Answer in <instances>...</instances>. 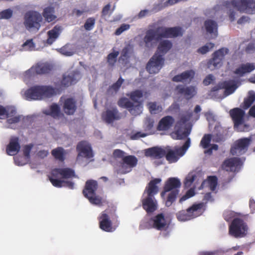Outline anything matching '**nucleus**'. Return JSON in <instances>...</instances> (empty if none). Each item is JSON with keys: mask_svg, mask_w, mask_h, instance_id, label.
<instances>
[{"mask_svg": "<svg viewBox=\"0 0 255 255\" xmlns=\"http://www.w3.org/2000/svg\"><path fill=\"white\" fill-rule=\"evenodd\" d=\"M172 47V43L165 40L161 41L158 46L157 51L162 54L155 53L147 63L146 68L150 74L158 73L164 64V59L163 55L165 54Z\"/></svg>", "mask_w": 255, "mask_h": 255, "instance_id": "nucleus-1", "label": "nucleus"}, {"mask_svg": "<svg viewBox=\"0 0 255 255\" xmlns=\"http://www.w3.org/2000/svg\"><path fill=\"white\" fill-rule=\"evenodd\" d=\"M125 152L119 149L114 150L113 156L115 158H122L116 162L115 168L118 174H125L130 172L137 164V158L134 155L125 156Z\"/></svg>", "mask_w": 255, "mask_h": 255, "instance_id": "nucleus-2", "label": "nucleus"}, {"mask_svg": "<svg viewBox=\"0 0 255 255\" xmlns=\"http://www.w3.org/2000/svg\"><path fill=\"white\" fill-rule=\"evenodd\" d=\"M56 91V88L50 86L35 85L27 89L24 95L27 100H41L53 97Z\"/></svg>", "mask_w": 255, "mask_h": 255, "instance_id": "nucleus-3", "label": "nucleus"}, {"mask_svg": "<svg viewBox=\"0 0 255 255\" xmlns=\"http://www.w3.org/2000/svg\"><path fill=\"white\" fill-rule=\"evenodd\" d=\"M118 218L116 214V208L114 206L109 207L102 212L98 217L100 228L107 232L115 231L116 227H113L111 219L113 220H116V223H117L118 222Z\"/></svg>", "mask_w": 255, "mask_h": 255, "instance_id": "nucleus-4", "label": "nucleus"}, {"mask_svg": "<svg viewBox=\"0 0 255 255\" xmlns=\"http://www.w3.org/2000/svg\"><path fill=\"white\" fill-rule=\"evenodd\" d=\"M249 227L247 223L241 217H235L229 227V233L236 238L246 237L248 233Z\"/></svg>", "mask_w": 255, "mask_h": 255, "instance_id": "nucleus-5", "label": "nucleus"}, {"mask_svg": "<svg viewBox=\"0 0 255 255\" xmlns=\"http://www.w3.org/2000/svg\"><path fill=\"white\" fill-rule=\"evenodd\" d=\"M98 187V184L97 181L92 179L88 180L86 182L83 194L86 198L88 199L91 204L102 206V198L96 195Z\"/></svg>", "mask_w": 255, "mask_h": 255, "instance_id": "nucleus-6", "label": "nucleus"}, {"mask_svg": "<svg viewBox=\"0 0 255 255\" xmlns=\"http://www.w3.org/2000/svg\"><path fill=\"white\" fill-rule=\"evenodd\" d=\"M229 114L233 121L234 127L236 130L242 132L248 129V126L244 124L245 112L243 110L235 108L231 109Z\"/></svg>", "mask_w": 255, "mask_h": 255, "instance_id": "nucleus-7", "label": "nucleus"}, {"mask_svg": "<svg viewBox=\"0 0 255 255\" xmlns=\"http://www.w3.org/2000/svg\"><path fill=\"white\" fill-rule=\"evenodd\" d=\"M42 17L40 13L36 11L27 12L24 16V25L28 30H39Z\"/></svg>", "mask_w": 255, "mask_h": 255, "instance_id": "nucleus-8", "label": "nucleus"}, {"mask_svg": "<svg viewBox=\"0 0 255 255\" xmlns=\"http://www.w3.org/2000/svg\"><path fill=\"white\" fill-rule=\"evenodd\" d=\"M143 229L155 228L157 230H163L167 227L166 222L163 213H160L153 218H150L149 221L144 222L140 225Z\"/></svg>", "mask_w": 255, "mask_h": 255, "instance_id": "nucleus-9", "label": "nucleus"}, {"mask_svg": "<svg viewBox=\"0 0 255 255\" xmlns=\"http://www.w3.org/2000/svg\"><path fill=\"white\" fill-rule=\"evenodd\" d=\"M231 3L240 12L253 13L255 11V0H232Z\"/></svg>", "mask_w": 255, "mask_h": 255, "instance_id": "nucleus-10", "label": "nucleus"}, {"mask_svg": "<svg viewBox=\"0 0 255 255\" xmlns=\"http://www.w3.org/2000/svg\"><path fill=\"white\" fill-rule=\"evenodd\" d=\"M228 53L229 49L225 47L221 48L214 52L213 54V58L208 62V68L213 70L221 67L225 56Z\"/></svg>", "mask_w": 255, "mask_h": 255, "instance_id": "nucleus-11", "label": "nucleus"}, {"mask_svg": "<svg viewBox=\"0 0 255 255\" xmlns=\"http://www.w3.org/2000/svg\"><path fill=\"white\" fill-rule=\"evenodd\" d=\"M203 207L202 203L194 204L186 211L182 210L177 214V218L178 220L185 221L195 218L197 216L196 213L201 210Z\"/></svg>", "mask_w": 255, "mask_h": 255, "instance_id": "nucleus-12", "label": "nucleus"}, {"mask_svg": "<svg viewBox=\"0 0 255 255\" xmlns=\"http://www.w3.org/2000/svg\"><path fill=\"white\" fill-rule=\"evenodd\" d=\"M52 69V66L48 63H37L25 72V76L29 77L35 75L48 74Z\"/></svg>", "mask_w": 255, "mask_h": 255, "instance_id": "nucleus-13", "label": "nucleus"}, {"mask_svg": "<svg viewBox=\"0 0 255 255\" xmlns=\"http://www.w3.org/2000/svg\"><path fill=\"white\" fill-rule=\"evenodd\" d=\"M251 142V139L243 138L237 140L231 147L230 152L233 155H240L245 153Z\"/></svg>", "mask_w": 255, "mask_h": 255, "instance_id": "nucleus-14", "label": "nucleus"}, {"mask_svg": "<svg viewBox=\"0 0 255 255\" xmlns=\"http://www.w3.org/2000/svg\"><path fill=\"white\" fill-rule=\"evenodd\" d=\"M75 176V173L74 170L69 168H56L52 169L50 173V176H48L50 178L58 179L61 177L63 179H68Z\"/></svg>", "mask_w": 255, "mask_h": 255, "instance_id": "nucleus-15", "label": "nucleus"}, {"mask_svg": "<svg viewBox=\"0 0 255 255\" xmlns=\"http://www.w3.org/2000/svg\"><path fill=\"white\" fill-rule=\"evenodd\" d=\"M119 107L126 108L128 110L132 115H137L141 112L142 107L138 105H134L127 98H122L118 102Z\"/></svg>", "mask_w": 255, "mask_h": 255, "instance_id": "nucleus-16", "label": "nucleus"}, {"mask_svg": "<svg viewBox=\"0 0 255 255\" xmlns=\"http://www.w3.org/2000/svg\"><path fill=\"white\" fill-rule=\"evenodd\" d=\"M181 185L180 180L175 177L169 178L165 183L163 187V190L161 192V197L163 198L165 194L169 191L174 190H179Z\"/></svg>", "mask_w": 255, "mask_h": 255, "instance_id": "nucleus-17", "label": "nucleus"}, {"mask_svg": "<svg viewBox=\"0 0 255 255\" xmlns=\"http://www.w3.org/2000/svg\"><path fill=\"white\" fill-rule=\"evenodd\" d=\"M162 38L159 27L155 29H150L146 31L143 38V41L146 47H149L154 40L158 41Z\"/></svg>", "mask_w": 255, "mask_h": 255, "instance_id": "nucleus-18", "label": "nucleus"}, {"mask_svg": "<svg viewBox=\"0 0 255 255\" xmlns=\"http://www.w3.org/2000/svg\"><path fill=\"white\" fill-rule=\"evenodd\" d=\"M78 152V156H82L90 159L93 156L92 150L90 144L86 141L79 142L76 147Z\"/></svg>", "mask_w": 255, "mask_h": 255, "instance_id": "nucleus-19", "label": "nucleus"}, {"mask_svg": "<svg viewBox=\"0 0 255 255\" xmlns=\"http://www.w3.org/2000/svg\"><path fill=\"white\" fill-rule=\"evenodd\" d=\"M242 165L240 158L233 157L225 160L223 164L222 168L226 171L235 172L239 169Z\"/></svg>", "mask_w": 255, "mask_h": 255, "instance_id": "nucleus-20", "label": "nucleus"}, {"mask_svg": "<svg viewBox=\"0 0 255 255\" xmlns=\"http://www.w3.org/2000/svg\"><path fill=\"white\" fill-rule=\"evenodd\" d=\"M162 38H171L182 35V28L180 27L166 28L159 27Z\"/></svg>", "mask_w": 255, "mask_h": 255, "instance_id": "nucleus-21", "label": "nucleus"}, {"mask_svg": "<svg viewBox=\"0 0 255 255\" xmlns=\"http://www.w3.org/2000/svg\"><path fill=\"white\" fill-rule=\"evenodd\" d=\"M102 118L106 123L111 124L114 121L119 120L121 119V116L117 109L114 108L103 112Z\"/></svg>", "mask_w": 255, "mask_h": 255, "instance_id": "nucleus-22", "label": "nucleus"}, {"mask_svg": "<svg viewBox=\"0 0 255 255\" xmlns=\"http://www.w3.org/2000/svg\"><path fill=\"white\" fill-rule=\"evenodd\" d=\"M142 206L147 213H151L157 210V202L154 197L147 196L142 199Z\"/></svg>", "mask_w": 255, "mask_h": 255, "instance_id": "nucleus-23", "label": "nucleus"}, {"mask_svg": "<svg viewBox=\"0 0 255 255\" xmlns=\"http://www.w3.org/2000/svg\"><path fill=\"white\" fill-rule=\"evenodd\" d=\"M188 121V119L186 116H182L177 122L175 127L176 130L175 131V134L177 136L176 139H182L186 137L189 134V132H188V131H183L181 129L182 127L185 125Z\"/></svg>", "mask_w": 255, "mask_h": 255, "instance_id": "nucleus-24", "label": "nucleus"}, {"mask_svg": "<svg viewBox=\"0 0 255 255\" xmlns=\"http://www.w3.org/2000/svg\"><path fill=\"white\" fill-rule=\"evenodd\" d=\"M77 110L76 101L73 98L66 99L63 105V110L67 115H73Z\"/></svg>", "mask_w": 255, "mask_h": 255, "instance_id": "nucleus-25", "label": "nucleus"}, {"mask_svg": "<svg viewBox=\"0 0 255 255\" xmlns=\"http://www.w3.org/2000/svg\"><path fill=\"white\" fill-rule=\"evenodd\" d=\"M20 146L17 137H12L6 146V151L8 155H14L20 150Z\"/></svg>", "mask_w": 255, "mask_h": 255, "instance_id": "nucleus-26", "label": "nucleus"}, {"mask_svg": "<svg viewBox=\"0 0 255 255\" xmlns=\"http://www.w3.org/2000/svg\"><path fill=\"white\" fill-rule=\"evenodd\" d=\"M176 90L178 94L183 95L187 100L191 99L196 94L195 88L193 86L178 85L176 87Z\"/></svg>", "mask_w": 255, "mask_h": 255, "instance_id": "nucleus-27", "label": "nucleus"}, {"mask_svg": "<svg viewBox=\"0 0 255 255\" xmlns=\"http://www.w3.org/2000/svg\"><path fill=\"white\" fill-rule=\"evenodd\" d=\"M166 154V150L161 147L155 146L146 149L145 155L154 159H160L163 157Z\"/></svg>", "mask_w": 255, "mask_h": 255, "instance_id": "nucleus-28", "label": "nucleus"}, {"mask_svg": "<svg viewBox=\"0 0 255 255\" xmlns=\"http://www.w3.org/2000/svg\"><path fill=\"white\" fill-rule=\"evenodd\" d=\"M174 121V119L172 116H165L159 121L157 129L159 131L167 130L172 127Z\"/></svg>", "mask_w": 255, "mask_h": 255, "instance_id": "nucleus-29", "label": "nucleus"}, {"mask_svg": "<svg viewBox=\"0 0 255 255\" xmlns=\"http://www.w3.org/2000/svg\"><path fill=\"white\" fill-rule=\"evenodd\" d=\"M195 72L192 70L185 71L182 73L175 75L172 80L176 82H190L194 77Z\"/></svg>", "mask_w": 255, "mask_h": 255, "instance_id": "nucleus-30", "label": "nucleus"}, {"mask_svg": "<svg viewBox=\"0 0 255 255\" xmlns=\"http://www.w3.org/2000/svg\"><path fill=\"white\" fill-rule=\"evenodd\" d=\"M219 88L225 89L224 94L228 96L234 92L237 86L234 81L228 80L219 83Z\"/></svg>", "mask_w": 255, "mask_h": 255, "instance_id": "nucleus-31", "label": "nucleus"}, {"mask_svg": "<svg viewBox=\"0 0 255 255\" xmlns=\"http://www.w3.org/2000/svg\"><path fill=\"white\" fill-rule=\"evenodd\" d=\"M161 181L160 178H155L149 182L145 191L146 192L147 196L154 197L158 193V188L156 185L160 183Z\"/></svg>", "mask_w": 255, "mask_h": 255, "instance_id": "nucleus-32", "label": "nucleus"}, {"mask_svg": "<svg viewBox=\"0 0 255 255\" xmlns=\"http://www.w3.org/2000/svg\"><path fill=\"white\" fill-rule=\"evenodd\" d=\"M255 69V64L254 63H247L242 64L239 68L234 71V73L243 76L246 73H250Z\"/></svg>", "mask_w": 255, "mask_h": 255, "instance_id": "nucleus-33", "label": "nucleus"}, {"mask_svg": "<svg viewBox=\"0 0 255 255\" xmlns=\"http://www.w3.org/2000/svg\"><path fill=\"white\" fill-rule=\"evenodd\" d=\"M181 152L178 151V148H176L174 150L168 149L166 151L165 156L166 159L169 163H175L178 161Z\"/></svg>", "mask_w": 255, "mask_h": 255, "instance_id": "nucleus-34", "label": "nucleus"}, {"mask_svg": "<svg viewBox=\"0 0 255 255\" xmlns=\"http://www.w3.org/2000/svg\"><path fill=\"white\" fill-rule=\"evenodd\" d=\"M204 26L207 33L211 35L213 34L214 37H217L218 34L217 23L212 19H207L204 22Z\"/></svg>", "mask_w": 255, "mask_h": 255, "instance_id": "nucleus-35", "label": "nucleus"}, {"mask_svg": "<svg viewBox=\"0 0 255 255\" xmlns=\"http://www.w3.org/2000/svg\"><path fill=\"white\" fill-rule=\"evenodd\" d=\"M77 82L76 74L75 72L71 73L67 75L64 74L61 81V85L64 87H68L76 83Z\"/></svg>", "mask_w": 255, "mask_h": 255, "instance_id": "nucleus-36", "label": "nucleus"}, {"mask_svg": "<svg viewBox=\"0 0 255 255\" xmlns=\"http://www.w3.org/2000/svg\"><path fill=\"white\" fill-rule=\"evenodd\" d=\"M55 8L51 6H48L43 9L42 16L46 21L52 22L55 20L56 16L55 15Z\"/></svg>", "mask_w": 255, "mask_h": 255, "instance_id": "nucleus-37", "label": "nucleus"}, {"mask_svg": "<svg viewBox=\"0 0 255 255\" xmlns=\"http://www.w3.org/2000/svg\"><path fill=\"white\" fill-rule=\"evenodd\" d=\"M16 110L12 107H4L0 105V119H5L14 116L16 114Z\"/></svg>", "mask_w": 255, "mask_h": 255, "instance_id": "nucleus-38", "label": "nucleus"}, {"mask_svg": "<svg viewBox=\"0 0 255 255\" xmlns=\"http://www.w3.org/2000/svg\"><path fill=\"white\" fill-rule=\"evenodd\" d=\"M61 28L59 26H54L51 30L47 32L48 38L47 43L50 45L52 44L59 36Z\"/></svg>", "mask_w": 255, "mask_h": 255, "instance_id": "nucleus-39", "label": "nucleus"}, {"mask_svg": "<svg viewBox=\"0 0 255 255\" xmlns=\"http://www.w3.org/2000/svg\"><path fill=\"white\" fill-rule=\"evenodd\" d=\"M50 181L52 185L57 188H61L63 186L68 187L69 189L74 188V184L72 181H64L59 179L50 178Z\"/></svg>", "mask_w": 255, "mask_h": 255, "instance_id": "nucleus-40", "label": "nucleus"}, {"mask_svg": "<svg viewBox=\"0 0 255 255\" xmlns=\"http://www.w3.org/2000/svg\"><path fill=\"white\" fill-rule=\"evenodd\" d=\"M207 185L210 188V189L214 191L218 184V178L216 176H209L206 180H204L202 183L201 186L203 187Z\"/></svg>", "mask_w": 255, "mask_h": 255, "instance_id": "nucleus-41", "label": "nucleus"}, {"mask_svg": "<svg viewBox=\"0 0 255 255\" xmlns=\"http://www.w3.org/2000/svg\"><path fill=\"white\" fill-rule=\"evenodd\" d=\"M143 95L142 91L140 90H136L127 94V96L132 101L135 103H137L136 105H139L141 107V103L139 101V100L143 97Z\"/></svg>", "mask_w": 255, "mask_h": 255, "instance_id": "nucleus-42", "label": "nucleus"}, {"mask_svg": "<svg viewBox=\"0 0 255 255\" xmlns=\"http://www.w3.org/2000/svg\"><path fill=\"white\" fill-rule=\"evenodd\" d=\"M179 193V190H174L169 191L167 196L165 200V205L166 207H170L172 204L176 201Z\"/></svg>", "mask_w": 255, "mask_h": 255, "instance_id": "nucleus-43", "label": "nucleus"}, {"mask_svg": "<svg viewBox=\"0 0 255 255\" xmlns=\"http://www.w3.org/2000/svg\"><path fill=\"white\" fill-rule=\"evenodd\" d=\"M52 156L57 160L63 161L65 160V150L61 147H58L51 151Z\"/></svg>", "mask_w": 255, "mask_h": 255, "instance_id": "nucleus-44", "label": "nucleus"}, {"mask_svg": "<svg viewBox=\"0 0 255 255\" xmlns=\"http://www.w3.org/2000/svg\"><path fill=\"white\" fill-rule=\"evenodd\" d=\"M44 113L50 115L54 118H58L60 115V110L59 106L56 104H53L50 108V111H45Z\"/></svg>", "mask_w": 255, "mask_h": 255, "instance_id": "nucleus-45", "label": "nucleus"}, {"mask_svg": "<svg viewBox=\"0 0 255 255\" xmlns=\"http://www.w3.org/2000/svg\"><path fill=\"white\" fill-rule=\"evenodd\" d=\"M255 101V93L253 91L249 92L248 96L244 99L242 107L245 110L248 109L251 107Z\"/></svg>", "mask_w": 255, "mask_h": 255, "instance_id": "nucleus-46", "label": "nucleus"}, {"mask_svg": "<svg viewBox=\"0 0 255 255\" xmlns=\"http://www.w3.org/2000/svg\"><path fill=\"white\" fill-rule=\"evenodd\" d=\"M124 82V79L122 77H120L116 83H114L109 88L108 92L112 94L113 93L116 94L119 91Z\"/></svg>", "mask_w": 255, "mask_h": 255, "instance_id": "nucleus-47", "label": "nucleus"}, {"mask_svg": "<svg viewBox=\"0 0 255 255\" xmlns=\"http://www.w3.org/2000/svg\"><path fill=\"white\" fill-rule=\"evenodd\" d=\"M131 53V48L129 46L125 47L121 52V56L119 58V61L125 62L127 61Z\"/></svg>", "mask_w": 255, "mask_h": 255, "instance_id": "nucleus-48", "label": "nucleus"}, {"mask_svg": "<svg viewBox=\"0 0 255 255\" xmlns=\"http://www.w3.org/2000/svg\"><path fill=\"white\" fill-rule=\"evenodd\" d=\"M211 139L212 135L211 134H205L200 141V146L203 148H207L210 145Z\"/></svg>", "mask_w": 255, "mask_h": 255, "instance_id": "nucleus-49", "label": "nucleus"}, {"mask_svg": "<svg viewBox=\"0 0 255 255\" xmlns=\"http://www.w3.org/2000/svg\"><path fill=\"white\" fill-rule=\"evenodd\" d=\"M149 112L152 114H157L162 111V107L157 105L155 102H150L148 104Z\"/></svg>", "mask_w": 255, "mask_h": 255, "instance_id": "nucleus-50", "label": "nucleus"}, {"mask_svg": "<svg viewBox=\"0 0 255 255\" xmlns=\"http://www.w3.org/2000/svg\"><path fill=\"white\" fill-rule=\"evenodd\" d=\"M119 54V52L118 51H114L108 54L107 56V62L110 66H113L115 65Z\"/></svg>", "mask_w": 255, "mask_h": 255, "instance_id": "nucleus-51", "label": "nucleus"}, {"mask_svg": "<svg viewBox=\"0 0 255 255\" xmlns=\"http://www.w3.org/2000/svg\"><path fill=\"white\" fill-rule=\"evenodd\" d=\"M22 49L25 51H32L34 49L35 45L32 39L27 40L22 45Z\"/></svg>", "mask_w": 255, "mask_h": 255, "instance_id": "nucleus-52", "label": "nucleus"}, {"mask_svg": "<svg viewBox=\"0 0 255 255\" xmlns=\"http://www.w3.org/2000/svg\"><path fill=\"white\" fill-rule=\"evenodd\" d=\"M96 19L94 17H89L86 20L84 24V27L87 31L91 30L94 27Z\"/></svg>", "mask_w": 255, "mask_h": 255, "instance_id": "nucleus-53", "label": "nucleus"}, {"mask_svg": "<svg viewBox=\"0 0 255 255\" xmlns=\"http://www.w3.org/2000/svg\"><path fill=\"white\" fill-rule=\"evenodd\" d=\"M214 47V44L212 42L207 43L206 45L201 47L197 50V52L202 54L207 53L210 50L213 49Z\"/></svg>", "mask_w": 255, "mask_h": 255, "instance_id": "nucleus-54", "label": "nucleus"}, {"mask_svg": "<svg viewBox=\"0 0 255 255\" xmlns=\"http://www.w3.org/2000/svg\"><path fill=\"white\" fill-rule=\"evenodd\" d=\"M196 177V174L193 172L189 173L184 181V185L186 187H189L191 185L192 183L194 181Z\"/></svg>", "mask_w": 255, "mask_h": 255, "instance_id": "nucleus-55", "label": "nucleus"}, {"mask_svg": "<svg viewBox=\"0 0 255 255\" xmlns=\"http://www.w3.org/2000/svg\"><path fill=\"white\" fill-rule=\"evenodd\" d=\"M154 120L150 118H147L144 122V128L145 131H149L151 130L154 125Z\"/></svg>", "mask_w": 255, "mask_h": 255, "instance_id": "nucleus-56", "label": "nucleus"}, {"mask_svg": "<svg viewBox=\"0 0 255 255\" xmlns=\"http://www.w3.org/2000/svg\"><path fill=\"white\" fill-rule=\"evenodd\" d=\"M12 15V11L10 9H7L0 12V19H9Z\"/></svg>", "mask_w": 255, "mask_h": 255, "instance_id": "nucleus-57", "label": "nucleus"}, {"mask_svg": "<svg viewBox=\"0 0 255 255\" xmlns=\"http://www.w3.org/2000/svg\"><path fill=\"white\" fill-rule=\"evenodd\" d=\"M190 145V139L188 138L185 142L181 147H178V151L181 152L180 155H183L186 150L189 148Z\"/></svg>", "mask_w": 255, "mask_h": 255, "instance_id": "nucleus-58", "label": "nucleus"}, {"mask_svg": "<svg viewBox=\"0 0 255 255\" xmlns=\"http://www.w3.org/2000/svg\"><path fill=\"white\" fill-rule=\"evenodd\" d=\"M195 195L194 190L192 189H190L187 191L185 195L183 196L179 200V202L182 203V202L185 201L187 199L193 197Z\"/></svg>", "mask_w": 255, "mask_h": 255, "instance_id": "nucleus-59", "label": "nucleus"}, {"mask_svg": "<svg viewBox=\"0 0 255 255\" xmlns=\"http://www.w3.org/2000/svg\"><path fill=\"white\" fill-rule=\"evenodd\" d=\"M33 146V145L32 144H29L26 145L23 147V155L27 158H29L30 157V153Z\"/></svg>", "mask_w": 255, "mask_h": 255, "instance_id": "nucleus-60", "label": "nucleus"}, {"mask_svg": "<svg viewBox=\"0 0 255 255\" xmlns=\"http://www.w3.org/2000/svg\"><path fill=\"white\" fill-rule=\"evenodd\" d=\"M235 213L231 211H227L224 212L223 216L224 219L227 222H229L232 219H234L235 217Z\"/></svg>", "mask_w": 255, "mask_h": 255, "instance_id": "nucleus-61", "label": "nucleus"}, {"mask_svg": "<svg viewBox=\"0 0 255 255\" xmlns=\"http://www.w3.org/2000/svg\"><path fill=\"white\" fill-rule=\"evenodd\" d=\"M129 28V24H123L119 27L115 32V34L117 35H120L124 31L128 30Z\"/></svg>", "mask_w": 255, "mask_h": 255, "instance_id": "nucleus-62", "label": "nucleus"}, {"mask_svg": "<svg viewBox=\"0 0 255 255\" xmlns=\"http://www.w3.org/2000/svg\"><path fill=\"white\" fill-rule=\"evenodd\" d=\"M10 118L7 119L6 122L8 124H16L18 123L21 119V116H12L10 117Z\"/></svg>", "mask_w": 255, "mask_h": 255, "instance_id": "nucleus-63", "label": "nucleus"}, {"mask_svg": "<svg viewBox=\"0 0 255 255\" xmlns=\"http://www.w3.org/2000/svg\"><path fill=\"white\" fill-rule=\"evenodd\" d=\"M215 80L214 76L209 74L207 75L203 81V83L205 86H208L212 83V82Z\"/></svg>", "mask_w": 255, "mask_h": 255, "instance_id": "nucleus-64", "label": "nucleus"}]
</instances>
